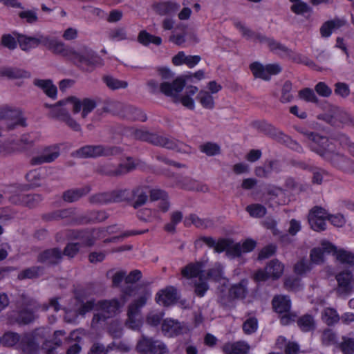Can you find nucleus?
I'll return each mask as SVG.
<instances>
[{
	"instance_id": "dca6fc26",
	"label": "nucleus",
	"mask_w": 354,
	"mask_h": 354,
	"mask_svg": "<svg viewBox=\"0 0 354 354\" xmlns=\"http://www.w3.org/2000/svg\"><path fill=\"white\" fill-rule=\"evenodd\" d=\"M114 106L120 109L117 114L120 118L129 120H138L141 122H145L147 120V115L141 109L131 105L115 102Z\"/></svg>"
},
{
	"instance_id": "5fc2aeb1",
	"label": "nucleus",
	"mask_w": 354,
	"mask_h": 354,
	"mask_svg": "<svg viewBox=\"0 0 354 354\" xmlns=\"http://www.w3.org/2000/svg\"><path fill=\"white\" fill-rule=\"evenodd\" d=\"M313 266L311 262L308 261L305 258H302L294 265L293 271L296 274L302 276L308 272H310Z\"/></svg>"
},
{
	"instance_id": "13d9d810",
	"label": "nucleus",
	"mask_w": 354,
	"mask_h": 354,
	"mask_svg": "<svg viewBox=\"0 0 354 354\" xmlns=\"http://www.w3.org/2000/svg\"><path fill=\"white\" fill-rule=\"evenodd\" d=\"M245 210L249 213L250 216L254 218H262L267 212L266 208L263 205L259 203L248 205Z\"/></svg>"
},
{
	"instance_id": "473e14b6",
	"label": "nucleus",
	"mask_w": 354,
	"mask_h": 354,
	"mask_svg": "<svg viewBox=\"0 0 354 354\" xmlns=\"http://www.w3.org/2000/svg\"><path fill=\"white\" fill-rule=\"evenodd\" d=\"M272 308L278 314L289 313L291 309V300L287 295H276L272 301Z\"/></svg>"
},
{
	"instance_id": "4c0bfd02",
	"label": "nucleus",
	"mask_w": 354,
	"mask_h": 354,
	"mask_svg": "<svg viewBox=\"0 0 354 354\" xmlns=\"http://www.w3.org/2000/svg\"><path fill=\"white\" fill-rule=\"evenodd\" d=\"M344 25V21L339 19H335L325 21L320 27V35L322 37H329L333 32Z\"/></svg>"
},
{
	"instance_id": "f8f14e48",
	"label": "nucleus",
	"mask_w": 354,
	"mask_h": 354,
	"mask_svg": "<svg viewBox=\"0 0 354 354\" xmlns=\"http://www.w3.org/2000/svg\"><path fill=\"white\" fill-rule=\"evenodd\" d=\"M171 177L174 178V181L168 185L169 187H178L187 191H196L201 192H207L209 190L207 185L203 184L189 177L183 178L175 174H172Z\"/></svg>"
},
{
	"instance_id": "a878e982",
	"label": "nucleus",
	"mask_w": 354,
	"mask_h": 354,
	"mask_svg": "<svg viewBox=\"0 0 354 354\" xmlns=\"http://www.w3.org/2000/svg\"><path fill=\"white\" fill-rule=\"evenodd\" d=\"M109 214L104 210H90L80 214L79 225L91 223H98L106 221Z\"/></svg>"
},
{
	"instance_id": "f704fd0d",
	"label": "nucleus",
	"mask_w": 354,
	"mask_h": 354,
	"mask_svg": "<svg viewBox=\"0 0 354 354\" xmlns=\"http://www.w3.org/2000/svg\"><path fill=\"white\" fill-rule=\"evenodd\" d=\"M91 190V187L89 185L77 189H68L63 193L62 198L66 202L73 203L88 194Z\"/></svg>"
},
{
	"instance_id": "cd10ccee",
	"label": "nucleus",
	"mask_w": 354,
	"mask_h": 354,
	"mask_svg": "<svg viewBox=\"0 0 354 354\" xmlns=\"http://www.w3.org/2000/svg\"><path fill=\"white\" fill-rule=\"evenodd\" d=\"M180 7L179 3L172 1L156 2L152 6L155 12L160 16L173 15Z\"/></svg>"
},
{
	"instance_id": "c756f323",
	"label": "nucleus",
	"mask_w": 354,
	"mask_h": 354,
	"mask_svg": "<svg viewBox=\"0 0 354 354\" xmlns=\"http://www.w3.org/2000/svg\"><path fill=\"white\" fill-rule=\"evenodd\" d=\"M248 280L242 279L239 283L232 284L228 290V296L232 299H243L246 297L248 290Z\"/></svg>"
},
{
	"instance_id": "aec40b11",
	"label": "nucleus",
	"mask_w": 354,
	"mask_h": 354,
	"mask_svg": "<svg viewBox=\"0 0 354 354\" xmlns=\"http://www.w3.org/2000/svg\"><path fill=\"white\" fill-rule=\"evenodd\" d=\"M66 100L73 103V111L75 114L78 113L82 109V116L83 118H85L96 107L95 101L89 98H84L81 101L76 97L71 96Z\"/></svg>"
},
{
	"instance_id": "603ef678",
	"label": "nucleus",
	"mask_w": 354,
	"mask_h": 354,
	"mask_svg": "<svg viewBox=\"0 0 354 354\" xmlns=\"http://www.w3.org/2000/svg\"><path fill=\"white\" fill-rule=\"evenodd\" d=\"M81 236L80 241H82L86 246L88 247L93 246L95 241L100 239L97 238V229H83Z\"/></svg>"
},
{
	"instance_id": "20e7f679",
	"label": "nucleus",
	"mask_w": 354,
	"mask_h": 354,
	"mask_svg": "<svg viewBox=\"0 0 354 354\" xmlns=\"http://www.w3.org/2000/svg\"><path fill=\"white\" fill-rule=\"evenodd\" d=\"M131 134L136 140L147 142L156 146L178 151L179 142L176 140L160 136L140 129H132Z\"/></svg>"
},
{
	"instance_id": "423d86ee",
	"label": "nucleus",
	"mask_w": 354,
	"mask_h": 354,
	"mask_svg": "<svg viewBox=\"0 0 354 354\" xmlns=\"http://www.w3.org/2000/svg\"><path fill=\"white\" fill-rule=\"evenodd\" d=\"M136 350L139 354H167V345L159 339L148 337L142 333L138 339Z\"/></svg>"
},
{
	"instance_id": "412c9836",
	"label": "nucleus",
	"mask_w": 354,
	"mask_h": 354,
	"mask_svg": "<svg viewBox=\"0 0 354 354\" xmlns=\"http://www.w3.org/2000/svg\"><path fill=\"white\" fill-rule=\"evenodd\" d=\"M29 134L23 135L19 139L9 138L4 141L5 147L9 149L8 155L17 151H24L31 147L34 144V140L30 138Z\"/></svg>"
},
{
	"instance_id": "69168bd1",
	"label": "nucleus",
	"mask_w": 354,
	"mask_h": 354,
	"mask_svg": "<svg viewBox=\"0 0 354 354\" xmlns=\"http://www.w3.org/2000/svg\"><path fill=\"white\" fill-rule=\"evenodd\" d=\"M113 343L110 344L105 346L103 344L100 342H94L88 352V354H108L109 351L113 349Z\"/></svg>"
},
{
	"instance_id": "774afa93",
	"label": "nucleus",
	"mask_w": 354,
	"mask_h": 354,
	"mask_svg": "<svg viewBox=\"0 0 354 354\" xmlns=\"http://www.w3.org/2000/svg\"><path fill=\"white\" fill-rule=\"evenodd\" d=\"M339 347L343 354H354V338L343 336Z\"/></svg>"
},
{
	"instance_id": "680f3d73",
	"label": "nucleus",
	"mask_w": 354,
	"mask_h": 354,
	"mask_svg": "<svg viewBox=\"0 0 354 354\" xmlns=\"http://www.w3.org/2000/svg\"><path fill=\"white\" fill-rule=\"evenodd\" d=\"M322 343L326 346L336 344L337 337L336 333L330 328H326L322 334Z\"/></svg>"
},
{
	"instance_id": "72a5a7b5",
	"label": "nucleus",
	"mask_w": 354,
	"mask_h": 354,
	"mask_svg": "<svg viewBox=\"0 0 354 354\" xmlns=\"http://www.w3.org/2000/svg\"><path fill=\"white\" fill-rule=\"evenodd\" d=\"M297 325L299 330L304 333L313 332L316 329L315 317L309 313H306L297 317Z\"/></svg>"
},
{
	"instance_id": "4be33fe9",
	"label": "nucleus",
	"mask_w": 354,
	"mask_h": 354,
	"mask_svg": "<svg viewBox=\"0 0 354 354\" xmlns=\"http://www.w3.org/2000/svg\"><path fill=\"white\" fill-rule=\"evenodd\" d=\"M253 128L257 129L259 132L263 133L266 136L272 138V140L278 142L281 134L283 132L276 128L271 123L266 120H255L252 122Z\"/></svg>"
},
{
	"instance_id": "338daca9",
	"label": "nucleus",
	"mask_w": 354,
	"mask_h": 354,
	"mask_svg": "<svg viewBox=\"0 0 354 354\" xmlns=\"http://www.w3.org/2000/svg\"><path fill=\"white\" fill-rule=\"evenodd\" d=\"M243 331L246 335L254 333L258 329V320L256 317H249L243 323L242 326Z\"/></svg>"
},
{
	"instance_id": "8fccbe9b",
	"label": "nucleus",
	"mask_w": 354,
	"mask_h": 354,
	"mask_svg": "<svg viewBox=\"0 0 354 354\" xmlns=\"http://www.w3.org/2000/svg\"><path fill=\"white\" fill-rule=\"evenodd\" d=\"M288 57L294 63L304 64L311 68H314L317 66L315 62L308 56L293 50H291Z\"/></svg>"
},
{
	"instance_id": "2f4dec72",
	"label": "nucleus",
	"mask_w": 354,
	"mask_h": 354,
	"mask_svg": "<svg viewBox=\"0 0 354 354\" xmlns=\"http://www.w3.org/2000/svg\"><path fill=\"white\" fill-rule=\"evenodd\" d=\"M96 307L97 309L107 313L108 316L112 317L120 310L121 305L119 300L114 298L109 300H100L97 302Z\"/></svg>"
},
{
	"instance_id": "58836bf2",
	"label": "nucleus",
	"mask_w": 354,
	"mask_h": 354,
	"mask_svg": "<svg viewBox=\"0 0 354 354\" xmlns=\"http://www.w3.org/2000/svg\"><path fill=\"white\" fill-rule=\"evenodd\" d=\"M264 43L267 44L270 51L275 54H277L280 57H283V55L288 57L289 54L292 50L291 49L286 46L284 44H282L281 43L277 41L273 38L266 37Z\"/></svg>"
},
{
	"instance_id": "4d7b16f0",
	"label": "nucleus",
	"mask_w": 354,
	"mask_h": 354,
	"mask_svg": "<svg viewBox=\"0 0 354 354\" xmlns=\"http://www.w3.org/2000/svg\"><path fill=\"white\" fill-rule=\"evenodd\" d=\"M202 106L207 109H213L214 107V100L211 95L207 91H201L197 96Z\"/></svg>"
},
{
	"instance_id": "9d476101",
	"label": "nucleus",
	"mask_w": 354,
	"mask_h": 354,
	"mask_svg": "<svg viewBox=\"0 0 354 354\" xmlns=\"http://www.w3.org/2000/svg\"><path fill=\"white\" fill-rule=\"evenodd\" d=\"M43 218L46 221L64 220L66 225H79L80 214H76L75 208L70 207L46 214Z\"/></svg>"
},
{
	"instance_id": "2eb2a0df",
	"label": "nucleus",
	"mask_w": 354,
	"mask_h": 354,
	"mask_svg": "<svg viewBox=\"0 0 354 354\" xmlns=\"http://www.w3.org/2000/svg\"><path fill=\"white\" fill-rule=\"evenodd\" d=\"M60 155V145L54 144L46 146L42 149V154L30 159L31 165H40L55 161Z\"/></svg>"
},
{
	"instance_id": "e2e57ef3",
	"label": "nucleus",
	"mask_w": 354,
	"mask_h": 354,
	"mask_svg": "<svg viewBox=\"0 0 354 354\" xmlns=\"http://www.w3.org/2000/svg\"><path fill=\"white\" fill-rule=\"evenodd\" d=\"M18 43V39L15 37L10 33L3 34L1 38V45L4 48H8L10 50H14L17 48Z\"/></svg>"
},
{
	"instance_id": "f257e3e1",
	"label": "nucleus",
	"mask_w": 354,
	"mask_h": 354,
	"mask_svg": "<svg viewBox=\"0 0 354 354\" xmlns=\"http://www.w3.org/2000/svg\"><path fill=\"white\" fill-rule=\"evenodd\" d=\"M308 138L310 140L309 148L312 151L330 162L334 167L344 169V164L349 159L337 151L336 140L315 132L310 133Z\"/></svg>"
},
{
	"instance_id": "c03bdc74",
	"label": "nucleus",
	"mask_w": 354,
	"mask_h": 354,
	"mask_svg": "<svg viewBox=\"0 0 354 354\" xmlns=\"http://www.w3.org/2000/svg\"><path fill=\"white\" fill-rule=\"evenodd\" d=\"M139 189L140 188L136 187L132 190L129 189H114L115 203L134 200L137 194L139 192Z\"/></svg>"
},
{
	"instance_id": "ddd939ff",
	"label": "nucleus",
	"mask_w": 354,
	"mask_h": 354,
	"mask_svg": "<svg viewBox=\"0 0 354 354\" xmlns=\"http://www.w3.org/2000/svg\"><path fill=\"white\" fill-rule=\"evenodd\" d=\"M24 304V306L19 308L10 317V322L19 326L28 325L33 322L35 319V311L28 308V306L32 305V299L27 300Z\"/></svg>"
},
{
	"instance_id": "bb28decb",
	"label": "nucleus",
	"mask_w": 354,
	"mask_h": 354,
	"mask_svg": "<svg viewBox=\"0 0 354 354\" xmlns=\"http://www.w3.org/2000/svg\"><path fill=\"white\" fill-rule=\"evenodd\" d=\"M75 298L76 301L81 305L77 309L73 318L69 317L71 313H66L65 315V319L67 322L69 323L75 322L78 315L84 316L87 313L94 309L97 304V303L95 304V300L94 299L84 302L83 299L80 295H75Z\"/></svg>"
},
{
	"instance_id": "052dcab7",
	"label": "nucleus",
	"mask_w": 354,
	"mask_h": 354,
	"mask_svg": "<svg viewBox=\"0 0 354 354\" xmlns=\"http://www.w3.org/2000/svg\"><path fill=\"white\" fill-rule=\"evenodd\" d=\"M42 168L33 169L28 172L26 175L27 181L30 183V185L32 187H38L41 185L42 179L41 172Z\"/></svg>"
},
{
	"instance_id": "6ab92c4d",
	"label": "nucleus",
	"mask_w": 354,
	"mask_h": 354,
	"mask_svg": "<svg viewBox=\"0 0 354 354\" xmlns=\"http://www.w3.org/2000/svg\"><path fill=\"white\" fill-rule=\"evenodd\" d=\"M178 299L177 289L172 286L160 290L155 297L156 302L165 307L176 304Z\"/></svg>"
},
{
	"instance_id": "3c124183",
	"label": "nucleus",
	"mask_w": 354,
	"mask_h": 354,
	"mask_svg": "<svg viewBox=\"0 0 354 354\" xmlns=\"http://www.w3.org/2000/svg\"><path fill=\"white\" fill-rule=\"evenodd\" d=\"M322 319L326 325L331 326L339 321V316L335 308H326L322 313Z\"/></svg>"
},
{
	"instance_id": "a211bd4d",
	"label": "nucleus",
	"mask_w": 354,
	"mask_h": 354,
	"mask_svg": "<svg viewBox=\"0 0 354 354\" xmlns=\"http://www.w3.org/2000/svg\"><path fill=\"white\" fill-rule=\"evenodd\" d=\"M12 34L18 39L21 50L25 52L36 48L39 45H43L44 43V35H39L38 37L28 36L15 31Z\"/></svg>"
},
{
	"instance_id": "c85d7f7f",
	"label": "nucleus",
	"mask_w": 354,
	"mask_h": 354,
	"mask_svg": "<svg viewBox=\"0 0 354 354\" xmlns=\"http://www.w3.org/2000/svg\"><path fill=\"white\" fill-rule=\"evenodd\" d=\"M161 328L163 335L169 337L178 336L183 333V326L180 323L171 319H164Z\"/></svg>"
},
{
	"instance_id": "e433bc0d",
	"label": "nucleus",
	"mask_w": 354,
	"mask_h": 354,
	"mask_svg": "<svg viewBox=\"0 0 354 354\" xmlns=\"http://www.w3.org/2000/svg\"><path fill=\"white\" fill-rule=\"evenodd\" d=\"M89 203L95 205H106L109 203H115L114 191L100 192L91 195L89 197Z\"/></svg>"
},
{
	"instance_id": "7c9ffc66",
	"label": "nucleus",
	"mask_w": 354,
	"mask_h": 354,
	"mask_svg": "<svg viewBox=\"0 0 354 354\" xmlns=\"http://www.w3.org/2000/svg\"><path fill=\"white\" fill-rule=\"evenodd\" d=\"M224 354H247L250 350L249 344L244 341L226 342L221 348Z\"/></svg>"
},
{
	"instance_id": "5701e85b",
	"label": "nucleus",
	"mask_w": 354,
	"mask_h": 354,
	"mask_svg": "<svg viewBox=\"0 0 354 354\" xmlns=\"http://www.w3.org/2000/svg\"><path fill=\"white\" fill-rule=\"evenodd\" d=\"M63 259V254L59 248L46 249L37 256V261L41 263H48L52 266L59 264Z\"/></svg>"
},
{
	"instance_id": "ea45409f",
	"label": "nucleus",
	"mask_w": 354,
	"mask_h": 354,
	"mask_svg": "<svg viewBox=\"0 0 354 354\" xmlns=\"http://www.w3.org/2000/svg\"><path fill=\"white\" fill-rule=\"evenodd\" d=\"M264 43L267 44L270 51L275 54H277L280 57H283V55L288 57L289 54L292 50L291 49L286 46L284 44H282L281 43L277 41L273 38L266 37Z\"/></svg>"
},
{
	"instance_id": "f03ea898",
	"label": "nucleus",
	"mask_w": 354,
	"mask_h": 354,
	"mask_svg": "<svg viewBox=\"0 0 354 354\" xmlns=\"http://www.w3.org/2000/svg\"><path fill=\"white\" fill-rule=\"evenodd\" d=\"M50 330L49 328H36L20 335L19 348L25 353L35 354L39 351V342L43 339L50 337Z\"/></svg>"
},
{
	"instance_id": "c9c22d12",
	"label": "nucleus",
	"mask_w": 354,
	"mask_h": 354,
	"mask_svg": "<svg viewBox=\"0 0 354 354\" xmlns=\"http://www.w3.org/2000/svg\"><path fill=\"white\" fill-rule=\"evenodd\" d=\"M0 75L9 79H27L30 77L31 74L29 71L19 68L6 67L0 70Z\"/></svg>"
},
{
	"instance_id": "37998d69",
	"label": "nucleus",
	"mask_w": 354,
	"mask_h": 354,
	"mask_svg": "<svg viewBox=\"0 0 354 354\" xmlns=\"http://www.w3.org/2000/svg\"><path fill=\"white\" fill-rule=\"evenodd\" d=\"M44 272V267L35 266L21 270L17 275L20 281L39 278Z\"/></svg>"
},
{
	"instance_id": "a18cd8bd",
	"label": "nucleus",
	"mask_w": 354,
	"mask_h": 354,
	"mask_svg": "<svg viewBox=\"0 0 354 354\" xmlns=\"http://www.w3.org/2000/svg\"><path fill=\"white\" fill-rule=\"evenodd\" d=\"M270 277L272 279H278L283 273L284 266L278 260H271L266 266Z\"/></svg>"
},
{
	"instance_id": "7ed1b4c3",
	"label": "nucleus",
	"mask_w": 354,
	"mask_h": 354,
	"mask_svg": "<svg viewBox=\"0 0 354 354\" xmlns=\"http://www.w3.org/2000/svg\"><path fill=\"white\" fill-rule=\"evenodd\" d=\"M0 191L5 195L8 194V201L10 203L33 208L36 207L41 201V194H25L18 192V187L15 185H10L1 188Z\"/></svg>"
},
{
	"instance_id": "6e6d98bb",
	"label": "nucleus",
	"mask_w": 354,
	"mask_h": 354,
	"mask_svg": "<svg viewBox=\"0 0 354 354\" xmlns=\"http://www.w3.org/2000/svg\"><path fill=\"white\" fill-rule=\"evenodd\" d=\"M103 82L111 90L126 88L128 83L126 81L119 80L110 75H105L102 78Z\"/></svg>"
},
{
	"instance_id": "b1692460",
	"label": "nucleus",
	"mask_w": 354,
	"mask_h": 354,
	"mask_svg": "<svg viewBox=\"0 0 354 354\" xmlns=\"http://www.w3.org/2000/svg\"><path fill=\"white\" fill-rule=\"evenodd\" d=\"M186 84L185 80L178 77L172 82H163L160 84V91L168 97L175 96L180 93Z\"/></svg>"
},
{
	"instance_id": "49530a36",
	"label": "nucleus",
	"mask_w": 354,
	"mask_h": 354,
	"mask_svg": "<svg viewBox=\"0 0 354 354\" xmlns=\"http://www.w3.org/2000/svg\"><path fill=\"white\" fill-rule=\"evenodd\" d=\"M212 223L209 218H201L195 214H191L186 216L184 220L185 227H189L191 225H195L197 228H207Z\"/></svg>"
},
{
	"instance_id": "0eeeda50",
	"label": "nucleus",
	"mask_w": 354,
	"mask_h": 354,
	"mask_svg": "<svg viewBox=\"0 0 354 354\" xmlns=\"http://www.w3.org/2000/svg\"><path fill=\"white\" fill-rule=\"evenodd\" d=\"M127 163H120L118 165H115L111 162L100 164L96 168V172L108 176H118L127 174L135 169L138 164L135 162L131 157H127Z\"/></svg>"
},
{
	"instance_id": "1a4fd4ad",
	"label": "nucleus",
	"mask_w": 354,
	"mask_h": 354,
	"mask_svg": "<svg viewBox=\"0 0 354 354\" xmlns=\"http://www.w3.org/2000/svg\"><path fill=\"white\" fill-rule=\"evenodd\" d=\"M249 68L255 78L264 81H270L272 75H277L282 71L281 66L276 63L263 65L259 62H254Z\"/></svg>"
},
{
	"instance_id": "79ce46f5",
	"label": "nucleus",
	"mask_w": 354,
	"mask_h": 354,
	"mask_svg": "<svg viewBox=\"0 0 354 354\" xmlns=\"http://www.w3.org/2000/svg\"><path fill=\"white\" fill-rule=\"evenodd\" d=\"M352 279V272L348 270H343L336 275L338 286L344 292H348L351 289Z\"/></svg>"
},
{
	"instance_id": "6e6552de",
	"label": "nucleus",
	"mask_w": 354,
	"mask_h": 354,
	"mask_svg": "<svg viewBox=\"0 0 354 354\" xmlns=\"http://www.w3.org/2000/svg\"><path fill=\"white\" fill-rule=\"evenodd\" d=\"M71 61L82 71L86 72H91L97 66L103 64L102 58L93 50L86 51L84 54H81L75 50Z\"/></svg>"
},
{
	"instance_id": "a19ab883",
	"label": "nucleus",
	"mask_w": 354,
	"mask_h": 354,
	"mask_svg": "<svg viewBox=\"0 0 354 354\" xmlns=\"http://www.w3.org/2000/svg\"><path fill=\"white\" fill-rule=\"evenodd\" d=\"M236 28L239 30L242 35L247 39L253 40L254 41H259L260 43H264L266 39L265 35L256 32L245 27L241 21L236 22L234 24Z\"/></svg>"
},
{
	"instance_id": "393cba45",
	"label": "nucleus",
	"mask_w": 354,
	"mask_h": 354,
	"mask_svg": "<svg viewBox=\"0 0 354 354\" xmlns=\"http://www.w3.org/2000/svg\"><path fill=\"white\" fill-rule=\"evenodd\" d=\"M204 263L201 261L189 263L181 269V275L187 279L198 278L201 281L204 277Z\"/></svg>"
},
{
	"instance_id": "864d4df0",
	"label": "nucleus",
	"mask_w": 354,
	"mask_h": 354,
	"mask_svg": "<svg viewBox=\"0 0 354 354\" xmlns=\"http://www.w3.org/2000/svg\"><path fill=\"white\" fill-rule=\"evenodd\" d=\"M277 142L284 145L289 149L297 153H301L304 152V149L301 145L284 133L281 134V137Z\"/></svg>"
},
{
	"instance_id": "0e129e2a",
	"label": "nucleus",
	"mask_w": 354,
	"mask_h": 354,
	"mask_svg": "<svg viewBox=\"0 0 354 354\" xmlns=\"http://www.w3.org/2000/svg\"><path fill=\"white\" fill-rule=\"evenodd\" d=\"M200 150L208 156H214L220 153L221 147L215 142H207L200 146Z\"/></svg>"
},
{
	"instance_id": "bf43d9fd",
	"label": "nucleus",
	"mask_w": 354,
	"mask_h": 354,
	"mask_svg": "<svg viewBox=\"0 0 354 354\" xmlns=\"http://www.w3.org/2000/svg\"><path fill=\"white\" fill-rule=\"evenodd\" d=\"M336 259L342 264H348L350 266H354V253L350 251H347L344 249H339L337 251Z\"/></svg>"
},
{
	"instance_id": "f3484780",
	"label": "nucleus",
	"mask_w": 354,
	"mask_h": 354,
	"mask_svg": "<svg viewBox=\"0 0 354 354\" xmlns=\"http://www.w3.org/2000/svg\"><path fill=\"white\" fill-rule=\"evenodd\" d=\"M43 46L52 50L54 53L61 55L70 60H71L75 50L70 46H65L63 42L45 35Z\"/></svg>"
},
{
	"instance_id": "de8ad7c7",
	"label": "nucleus",
	"mask_w": 354,
	"mask_h": 354,
	"mask_svg": "<svg viewBox=\"0 0 354 354\" xmlns=\"http://www.w3.org/2000/svg\"><path fill=\"white\" fill-rule=\"evenodd\" d=\"M20 335L17 332L6 331L2 336H0V346L4 347L12 348L19 344Z\"/></svg>"
},
{
	"instance_id": "4468645a",
	"label": "nucleus",
	"mask_w": 354,
	"mask_h": 354,
	"mask_svg": "<svg viewBox=\"0 0 354 354\" xmlns=\"http://www.w3.org/2000/svg\"><path fill=\"white\" fill-rule=\"evenodd\" d=\"M65 104L64 101H59L57 104L52 106L50 115L53 118L62 121L74 131L80 132L82 131L80 124L74 120L70 113L64 108L59 107Z\"/></svg>"
},
{
	"instance_id": "9b49d317",
	"label": "nucleus",
	"mask_w": 354,
	"mask_h": 354,
	"mask_svg": "<svg viewBox=\"0 0 354 354\" xmlns=\"http://www.w3.org/2000/svg\"><path fill=\"white\" fill-rule=\"evenodd\" d=\"M0 120H6L12 122L9 125L10 129H13L17 126L26 127V120L23 117L22 111L20 109L4 105L0 107Z\"/></svg>"
},
{
	"instance_id": "09e8293b",
	"label": "nucleus",
	"mask_w": 354,
	"mask_h": 354,
	"mask_svg": "<svg viewBox=\"0 0 354 354\" xmlns=\"http://www.w3.org/2000/svg\"><path fill=\"white\" fill-rule=\"evenodd\" d=\"M138 41L145 46L153 44L160 46L162 44V38L159 36L151 35L147 30H141L138 36Z\"/></svg>"
},
{
	"instance_id": "39448f33",
	"label": "nucleus",
	"mask_w": 354,
	"mask_h": 354,
	"mask_svg": "<svg viewBox=\"0 0 354 354\" xmlns=\"http://www.w3.org/2000/svg\"><path fill=\"white\" fill-rule=\"evenodd\" d=\"M121 153L122 149L120 147L88 145L77 149L73 153V156L80 158H95L102 156H114Z\"/></svg>"
}]
</instances>
